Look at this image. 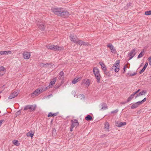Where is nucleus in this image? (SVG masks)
Returning <instances> with one entry per match:
<instances>
[{
  "label": "nucleus",
  "instance_id": "39448f33",
  "mask_svg": "<svg viewBox=\"0 0 151 151\" xmlns=\"http://www.w3.org/2000/svg\"><path fill=\"white\" fill-rule=\"evenodd\" d=\"M45 24L43 22H39L37 24V26L38 28L42 31L44 30L45 27Z\"/></svg>",
  "mask_w": 151,
  "mask_h": 151
},
{
  "label": "nucleus",
  "instance_id": "473e14b6",
  "mask_svg": "<svg viewBox=\"0 0 151 151\" xmlns=\"http://www.w3.org/2000/svg\"><path fill=\"white\" fill-rule=\"evenodd\" d=\"M106 70H105V71H104V74L107 76V77H109L111 76L110 73L109 72H107L106 71Z\"/></svg>",
  "mask_w": 151,
  "mask_h": 151
},
{
  "label": "nucleus",
  "instance_id": "09e8293b",
  "mask_svg": "<svg viewBox=\"0 0 151 151\" xmlns=\"http://www.w3.org/2000/svg\"><path fill=\"white\" fill-rule=\"evenodd\" d=\"M140 91V89H139L138 90H137V91L133 92V93L134 94L136 95Z\"/></svg>",
  "mask_w": 151,
  "mask_h": 151
},
{
  "label": "nucleus",
  "instance_id": "79ce46f5",
  "mask_svg": "<svg viewBox=\"0 0 151 151\" xmlns=\"http://www.w3.org/2000/svg\"><path fill=\"white\" fill-rule=\"evenodd\" d=\"M22 109L19 110L18 111H17V112L16 113V115L17 116L19 115L21 112Z\"/></svg>",
  "mask_w": 151,
  "mask_h": 151
},
{
  "label": "nucleus",
  "instance_id": "864d4df0",
  "mask_svg": "<svg viewBox=\"0 0 151 151\" xmlns=\"http://www.w3.org/2000/svg\"><path fill=\"white\" fill-rule=\"evenodd\" d=\"M4 121H5L4 120V119H1L0 120V127L1 126V124L3 122H4Z\"/></svg>",
  "mask_w": 151,
  "mask_h": 151
},
{
  "label": "nucleus",
  "instance_id": "5fc2aeb1",
  "mask_svg": "<svg viewBox=\"0 0 151 151\" xmlns=\"http://www.w3.org/2000/svg\"><path fill=\"white\" fill-rule=\"evenodd\" d=\"M4 74V72L0 71V76H2Z\"/></svg>",
  "mask_w": 151,
  "mask_h": 151
},
{
  "label": "nucleus",
  "instance_id": "ddd939ff",
  "mask_svg": "<svg viewBox=\"0 0 151 151\" xmlns=\"http://www.w3.org/2000/svg\"><path fill=\"white\" fill-rule=\"evenodd\" d=\"M83 83L85 84L86 87H88L90 85V81L89 79H84L82 81Z\"/></svg>",
  "mask_w": 151,
  "mask_h": 151
},
{
  "label": "nucleus",
  "instance_id": "37998d69",
  "mask_svg": "<svg viewBox=\"0 0 151 151\" xmlns=\"http://www.w3.org/2000/svg\"><path fill=\"white\" fill-rule=\"evenodd\" d=\"M61 84H58V85H55V89H57V88H59L60 86L61 85Z\"/></svg>",
  "mask_w": 151,
  "mask_h": 151
},
{
  "label": "nucleus",
  "instance_id": "f8f14e48",
  "mask_svg": "<svg viewBox=\"0 0 151 151\" xmlns=\"http://www.w3.org/2000/svg\"><path fill=\"white\" fill-rule=\"evenodd\" d=\"M23 57L25 59H29L30 56V52H24L23 53Z\"/></svg>",
  "mask_w": 151,
  "mask_h": 151
},
{
  "label": "nucleus",
  "instance_id": "4d7b16f0",
  "mask_svg": "<svg viewBox=\"0 0 151 151\" xmlns=\"http://www.w3.org/2000/svg\"><path fill=\"white\" fill-rule=\"evenodd\" d=\"M148 65V63L147 62H146L144 66L147 68V66Z\"/></svg>",
  "mask_w": 151,
  "mask_h": 151
},
{
  "label": "nucleus",
  "instance_id": "20e7f679",
  "mask_svg": "<svg viewBox=\"0 0 151 151\" xmlns=\"http://www.w3.org/2000/svg\"><path fill=\"white\" fill-rule=\"evenodd\" d=\"M61 12L60 17L64 18H66L69 17V13L66 10L64 9L63 8Z\"/></svg>",
  "mask_w": 151,
  "mask_h": 151
},
{
  "label": "nucleus",
  "instance_id": "8fccbe9b",
  "mask_svg": "<svg viewBox=\"0 0 151 151\" xmlns=\"http://www.w3.org/2000/svg\"><path fill=\"white\" fill-rule=\"evenodd\" d=\"M132 3L131 2H129L127 4V6L128 8L131 6Z\"/></svg>",
  "mask_w": 151,
  "mask_h": 151
},
{
  "label": "nucleus",
  "instance_id": "c756f323",
  "mask_svg": "<svg viewBox=\"0 0 151 151\" xmlns=\"http://www.w3.org/2000/svg\"><path fill=\"white\" fill-rule=\"evenodd\" d=\"M83 41L81 40H78L77 42H76L77 44L78 45H80L81 46L83 45Z\"/></svg>",
  "mask_w": 151,
  "mask_h": 151
},
{
  "label": "nucleus",
  "instance_id": "a211bd4d",
  "mask_svg": "<svg viewBox=\"0 0 151 151\" xmlns=\"http://www.w3.org/2000/svg\"><path fill=\"white\" fill-rule=\"evenodd\" d=\"M147 91L146 90H143L142 91L139 93L137 94L135 96V99H136L137 97L142 95L144 94H145L146 93Z\"/></svg>",
  "mask_w": 151,
  "mask_h": 151
},
{
  "label": "nucleus",
  "instance_id": "6e6d98bb",
  "mask_svg": "<svg viewBox=\"0 0 151 151\" xmlns=\"http://www.w3.org/2000/svg\"><path fill=\"white\" fill-rule=\"evenodd\" d=\"M129 102V101H127H127L122 102L121 103V104H125L126 103H127L128 102Z\"/></svg>",
  "mask_w": 151,
  "mask_h": 151
},
{
  "label": "nucleus",
  "instance_id": "7c9ffc66",
  "mask_svg": "<svg viewBox=\"0 0 151 151\" xmlns=\"http://www.w3.org/2000/svg\"><path fill=\"white\" fill-rule=\"evenodd\" d=\"M144 52V50H142L141 52L138 55L137 58H139L142 57L144 55V54H143V53Z\"/></svg>",
  "mask_w": 151,
  "mask_h": 151
},
{
  "label": "nucleus",
  "instance_id": "423d86ee",
  "mask_svg": "<svg viewBox=\"0 0 151 151\" xmlns=\"http://www.w3.org/2000/svg\"><path fill=\"white\" fill-rule=\"evenodd\" d=\"M135 51V49H132L130 52L128 53V57H129V60H131L135 56L136 54Z\"/></svg>",
  "mask_w": 151,
  "mask_h": 151
},
{
  "label": "nucleus",
  "instance_id": "13d9d810",
  "mask_svg": "<svg viewBox=\"0 0 151 151\" xmlns=\"http://www.w3.org/2000/svg\"><path fill=\"white\" fill-rule=\"evenodd\" d=\"M147 99L146 98H144L143 99H142V102H143V103L144 102H145L146 100Z\"/></svg>",
  "mask_w": 151,
  "mask_h": 151
},
{
  "label": "nucleus",
  "instance_id": "ea45409f",
  "mask_svg": "<svg viewBox=\"0 0 151 151\" xmlns=\"http://www.w3.org/2000/svg\"><path fill=\"white\" fill-rule=\"evenodd\" d=\"M48 88V87H47L41 89H40V91H41V93L43 92V91H46V90H47V89Z\"/></svg>",
  "mask_w": 151,
  "mask_h": 151
},
{
  "label": "nucleus",
  "instance_id": "393cba45",
  "mask_svg": "<svg viewBox=\"0 0 151 151\" xmlns=\"http://www.w3.org/2000/svg\"><path fill=\"white\" fill-rule=\"evenodd\" d=\"M85 119L87 121H90L93 120L92 117L90 115H88L85 118Z\"/></svg>",
  "mask_w": 151,
  "mask_h": 151
},
{
  "label": "nucleus",
  "instance_id": "e2e57ef3",
  "mask_svg": "<svg viewBox=\"0 0 151 151\" xmlns=\"http://www.w3.org/2000/svg\"><path fill=\"white\" fill-rule=\"evenodd\" d=\"M102 137H104L106 136L105 134H103L101 135Z\"/></svg>",
  "mask_w": 151,
  "mask_h": 151
},
{
  "label": "nucleus",
  "instance_id": "4be33fe9",
  "mask_svg": "<svg viewBox=\"0 0 151 151\" xmlns=\"http://www.w3.org/2000/svg\"><path fill=\"white\" fill-rule=\"evenodd\" d=\"M101 105L103 106V107L101 108V110H104L108 108V106H107L106 104L105 103L101 104Z\"/></svg>",
  "mask_w": 151,
  "mask_h": 151
},
{
  "label": "nucleus",
  "instance_id": "49530a36",
  "mask_svg": "<svg viewBox=\"0 0 151 151\" xmlns=\"http://www.w3.org/2000/svg\"><path fill=\"white\" fill-rule=\"evenodd\" d=\"M83 45H84L88 46L89 45V43L87 42H85L83 41Z\"/></svg>",
  "mask_w": 151,
  "mask_h": 151
},
{
  "label": "nucleus",
  "instance_id": "052dcab7",
  "mask_svg": "<svg viewBox=\"0 0 151 151\" xmlns=\"http://www.w3.org/2000/svg\"><path fill=\"white\" fill-rule=\"evenodd\" d=\"M73 127L71 126L70 129V130L71 132H72L73 131Z\"/></svg>",
  "mask_w": 151,
  "mask_h": 151
},
{
  "label": "nucleus",
  "instance_id": "9b49d317",
  "mask_svg": "<svg viewBox=\"0 0 151 151\" xmlns=\"http://www.w3.org/2000/svg\"><path fill=\"white\" fill-rule=\"evenodd\" d=\"M71 126L73 127H77L79 123L78 121L76 119L72 120L71 121Z\"/></svg>",
  "mask_w": 151,
  "mask_h": 151
},
{
  "label": "nucleus",
  "instance_id": "a878e982",
  "mask_svg": "<svg viewBox=\"0 0 151 151\" xmlns=\"http://www.w3.org/2000/svg\"><path fill=\"white\" fill-rule=\"evenodd\" d=\"M104 128L107 130L108 131H109V124L108 122H106L105 123Z\"/></svg>",
  "mask_w": 151,
  "mask_h": 151
},
{
  "label": "nucleus",
  "instance_id": "6e6552de",
  "mask_svg": "<svg viewBox=\"0 0 151 151\" xmlns=\"http://www.w3.org/2000/svg\"><path fill=\"white\" fill-rule=\"evenodd\" d=\"M107 46L108 48H109L110 49L111 52H112L114 53H116V50L115 49L114 46L110 44L109 43L107 44Z\"/></svg>",
  "mask_w": 151,
  "mask_h": 151
},
{
  "label": "nucleus",
  "instance_id": "bb28decb",
  "mask_svg": "<svg viewBox=\"0 0 151 151\" xmlns=\"http://www.w3.org/2000/svg\"><path fill=\"white\" fill-rule=\"evenodd\" d=\"M135 94L133 93L128 98L127 101H130L134 97Z\"/></svg>",
  "mask_w": 151,
  "mask_h": 151
},
{
  "label": "nucleus",
  "instance_id": "f704fd0d",
  "mask_svg": "<svg viewBox=\"0 0 151 151\" xmlns=\"http://www.w3.org/2000/svg\"><path fill=\"white\" fill-rule=\"evenodd\" d=\"M146 68V67L144 66L143 68H142V69H141V70L139 72V73L141 74L142 73H143L145 70Z\"/></svg>",
  "mask_w": 151,
  "mask_h": 151
},
{
  "label": "nucleus",
  "instance_id": "680f3d73",
  "mask_svg": "<svg viewBox=\"0 0 151 151\" xmlns=\"http://www.w3.org/2000/svg\"><path fill=\"white\" fill-rule=\"evenodd\" d=\"M3 51H0V55H3Z\"/></svg>",
  "mask_w": 151,
  "mask_h": 151
},
{
  "label": "nucleus",
  "instance_id": "1a4fd4ad",
  "mask_svg": "<svg viewBox=\"0 0 151 151\" xmlns=\"http://www.w3.org/2000/svg\"><path fill=\"white\" fill-rule=\"evenodd\" d=\"M40 93V90L37 89L31 94V96L32 97H34L35 96H38Z\"/></svg>",
  "mask_w": 151,
  "mask_h": 151
},
{
  "label": "nucleus",
  "instance_id": "9d476101",
  "mask_svg": "<svg viewBox=\"0 0 151 151\" xmlns=\"http://www.w3.org/2000/svg\"><path fill=\"white\" fill-rule=\"evenodd\" d=\"M19 93L18 92L14 91L10 95L9 97V99H11L17 96L18 94Z\"/></svg>",
  "mask_w": 151,
  "mask_h": 151
},
{
  "label": "nucleus",
  "instance_id": "2f4dec72",
  "mask_svg": "<svg viewBox=\"0 0 151 151\" xmlns=\"http://www.w3.org/2000/svg\"><path fill=\"white\" fill-rule=\"evenodd\" d=\"M12 53V52L11 51L8 50V51H3V54L4 55H8L11 54Z\"/></svg>",
  "mask_w": 151,
  "mask_h": 151
},
{
  "label": "nucleus",
  "instance_id": "c9c22d12",
  "mask_svg": "<svg viewBox=\"0 0 151 151\" xmlns=\"http://www.w3.org/2000/svg\"><path fill=\"white\" fill-rule=\"evenodd\" d=\"M119 65L118 67L115 68L114 71L115 72L117 73L119 71Z\"/></svg>",
  "mask_w": 151,
  "mask_h": 151
},
{
  "label": "nucleus",
  "instance_id": "4c0bfd02",
  "mask_svg": "<svg viewBox=\"0 0 151 151\" xmlns=\"http://www.w3.org/2000/svg\"><path fill=\"white\" fill-rule=\"evenodd\" d=\"M64 77H60V76H59V77L58 78V79H59V80H61V79L62 80V81H61V83H63V81L64 80Z\"/></svg>",
  "mask_w": 151,
  "mask_h": 151
},
{
  "label": "nucleus",
  "instance_id": "0eeeda50",
  "mask_svg": "<svg viewBox=\"0 0 151 151\" xmlns=\"http://www.w3.org/2000/svg\"><path fill=\"white\" fill-rule=\"evenodd\" d=\"M70 40L74 43H76L78 40V39L76 36L73 34H71L69 36Z\"/></svg>",
  "mask_w": 151,
  "mask_h": 151
},
{
  "label": "nucleus",
  "instance_id": "c03bdc74",
  "mask_svg": "<svg viewBox=\"0 0 151 151\" xmlns=\"http://www.w3.org/2000/svg\"><path fill=\"white\" fill-rule=\"evenodd\" d=\"M126 67H127V65H125L124 68H123V73H124L125 71L126 70Z\"/></svg>",
  "mask_w": 151,
  "mask_h": 151
},
{
  "label": "nucleus",
  "instance_id": "58836bf2",
  "mask_svg": "<svg viewBox=\"0 0 151 151\" xmlns=\"http://www.w3.org/2000/svg\"><path fill=\"white\" fill-rule=\"evenodd\" d=\"M5 69V68L3 66L0 67V71L4 72Z\"/></svg>",
  "mask_w": 151,
  "mask_h": 151
},
{
  "label": "nucleus",
  "instance_id": "5701e85b",
  "mask_svg": "<svg viewBox=\"0 0 151 151\" xmlns=\"http://www.w3.org/2000/svg\"><path fill=\"white\" fill-rule=\"evenodd\" d=\"M95 76L97 82L98 83H100V78L101 76L100 74L99 75H96Z\"/></svg>",
  "mask_w": 151,
  "mask_h": 151
},
{
  "label": "nucleus",
  "instance_id": "2eb2a0df",
  "mask_svg": "<svg viewBox=\"0 0 151 151\" xmlns=\"http://www.w3.org/2000/svg\"><path fill=\"white\" fill-rule=\"evenodd\" d=\"M93 72L94 76L100 74L99 70L96 67H94L93 69Z\"/></svg>",
  "mask_w": 151,
  "mask_h": 151
},
{
  "label": "nucleus",
  "instance_id": "e433bc0d",
  "mask_svg": "<svg viewBox=\"0 0 151 151\" xmlns=\"http://www.w3.org/2000/svg\"><path fill=\"white\" fill-rule=\"evenodd\" d=\"M50 65L51 66H52L54 65L53 64L51 63H47L46 64H45V66L46 67H47L49 66V65Z\"/></svg>",
  "mask_w": 151,
  "mask_h": 151
},
{
  "label": "nucleus",
  "instance_id": "69168bd1",
  "mask_svg": "<svg viewBox=\"0 0 151 151\" xmlns=\"http://www.w3.org/2000/svg\"><path fill=\"white\" fill-rule=\"evenodd\" d=\"M149 78L151 80V76L149 77Z\"/></svg>",
  "mask_w": 151,
  "mask_h": 151
},
{
  "label": "nucleus",
  "instance_id": "de8ad7c7",
  "mask_svg": "<svg viewBox=\"0 0 151 151\" xmlns=\"http://www.w3.org/2000/svg\"><path fill=\"white\" fill-rule=\"evenodd\" d=\"M137 103L138 106L139 105H140L142 104L143 103L142 102V101H138L137 102Z\"/></svg>",
  "mask_w": 151,
  "mask_h": 151
},
{
  "label": "nucleus",
  "instance_id": "cd10ccee",
  "mask_svg": "<svg viewBox=\"0 0 151 151\" xmlns=\"http://www.w3.org/2000/svg\"><path fill=\"white\" fill-rule=\"evenodd\" d=\"M13 143L14 145L17 146H19L20 145V143L16 140H14L12 142Z\"/></svg>",
  "mask_w": 151,
  "mask_h": 151
},
{
  "label": "nucleus",
  "instance_id": "0e129e2a",
  "mask_svg": "<svg viewBox=\"0 0 151 151\" xmlns=\"http://www.w3.org/2000/svg\"><path fill=\"white\" fill-rule=\"evenodd\" d=\"M52 94L49 95H48L47 96V97H49V96H52Z\"/></svg>",
  "mask_w": 151,
  "mask_h": 151
},
{
  "label": "nucleus",
  "instance_id": "f03ea898",
  "mask_svg": "<svg viewBox=\"0 0 151 151\" xmlns=\"http://www.w3.org/2000/svg\"><path fill=\"white\" fill-rule=\"evenodd\" d=\"M63 8H52L51 10L52 12L55 15L60 17V15L61 13V11L62 10Z\"/></svg>",
  "mask_w": 151,
  "mask_h": 151
},
{
  "label": "nucleus",
  "instance_id": "b1692460",
  "mask_svg": "<svg viewBox=\"0 0 151 151\" xmlns=\"http://www.w3.org/2000/svg\"><path fill=\"white\" fill-rule=\"evenodd\" d=\"M81 79V78L79 77L77 79L75 78L72 81V83L73 84H76L78 81H80Z\"/></svg>",
  "mask_w": 151,
  "mask_h": 151
},
{
  "label": "nucleus",
  "instance_id": "7ed1b4c3",
  "mask_svg": "<svg viewBox=\"0 0 151 151\" xmlns=\"http://www.w3.org/2000/svg\"><path fill=\"white\" fill-rule=\"evenodd\" d=\"M36 107L37 106L36 105H27L24 107V110L25 111L29 109L30 112L33 111L35 110Z\"/></svg>",
  "mask_w": 151,
  "mask_h": 151
},
{
  "label": "nucleus",
  "instance_id": "f3484780",
  "mask_svg": "<svg viewBox=\"0 0 151 151\" xmlns=\"http://www.w3.org/2000/svg\"><path fill=\"white\" fill-rule=\"evenodd\" d=\"M120 63V60H117L115 63L113 64V66L111 68V70H112L113 68H116V67H118L119 65V64Z\"/></svg>",
  "mask_w": 151,
  "mask_h": 151
},
{
  "label": "nucleus",
  "instance_id": "603ef678",
  "mask_svg": "<svg viewBox=\"0 0 151 151\" xmlns=\"http://www.w3.org/2000/svg\"><path fill=\"white\" fill-rule=\"evenodd\" d=\"M137 74V73L135 72H134L132 74H129V76H134L135 75H136Z\"/></svg>",
  "mask_w": 151,
  "mask_h": 151
},
{
  "label": "nucleus",
  "instance_id": "3c124183",
  "mask_svg": "<svg viewBox=\"0 0 151 151\" xmlns=\"http://www.w3.org/2000/svg\"><path fill=\"white\" fill-rule=\"evenodd\" d=\"M148 60L149 61V65H151V56L149 57Z\"/></svg>",
  "mask_w": 151,
  "mask_h": 151
},
{
  "label": "nucleus",
  "instance_id": "a18cd8bd",
  "mask_svg": "<svg viewBox=\"0 0 151 151\" xmlns=\"http://www.w3.org/2000/svg\"><path fill=\"white\" fill-rule=\"evenodd\" d=\"M118 109H116L114 111H111V114L116 113L118 112Z\"/></svg>",
  "mask_w": 151,
  "mask_h": 151
},
{
  "label": "nucleus",
  "instance_id": "774afa93",
  "mask_svg": "<svg viewBox=\"0 0 151 151\" xmlns=\"http://www.w3.org/2000/svg\"><path fill=\"white\" fill-rule=\"evenodd\" d=\"M4 86H4V85H3V86H2V88H3V87H4Z\"/></svg>",
  "mask_w": 151,
  "mask_h": 151
},
{
  "label": "nucleus",
  "instance_id": "dca6fc26",
  "mask_svg": "<svg viewBox=\"0 0 151 151\" xmlns=\"http://www.w3.org/2000/svg\"><path fill=\"white\" fill-rule=\"evenodd\" d=\"M99 64L101 66V69L103 71L106 70L107 68L106 67L104 63L102 62H100Z\"/></svg>",
  "mask_w": 151,
  "mask_h": 151
},
{
  "label": "nucleus",
  "instance_id": "c85d7f7f",
  "mask_svg": "<svg viewBox=\"0 0 151 151\" xmlns=\"http://www.w3.org/2000/svg\"><path fill=\"white\" fill-rule=\"evenodd\" d=\"M138 105L137 102L133 104L131 106V109H135L138 107Z\"/></svg>",
  "mask_w": 151,
  "mask_h": 151
},
{
  "label": "nucleus",
  "instance_id": "bf43d9fd",
  "mask_svg": "<svg viewBox=\"0 0 151 151\" xmlns=\"http://www.w3.org/2000/svg\"><path fill=\"white\" fill-rule=\"evenodd\" d=\"M45 64L42 63H41L40 64V66H42V67L45 66Z\"/></svg>",
  "mask_w": 151,
  "mask_h": 151
},
{
  "label": "nucleus",
  "instance_id": "4468645a",
  "mask_svg": "<svg viewBox=\"0 0 151 151\" xmlns=\"http://www.w3.org/2000/svg\"><path fill=\"white\" fill-rule=\"evenodd\" d=\"M126 124V123L125 122H116V125L119 127H122Z\"/></svg>",
  "mask_w": 151,
  "mask_h": 151
},
{
  "label": "nucleus",
  "instance_id": "aec40b11",
  "mask_svg": "<svg viewBox=\"0 0 151 151\" xmlns=\"http://www.w3.org/2000/svg\"><path fill=\"white\" fill-rule=\"evenodd\" d=\"M34 132L32 131H30L29 132L27 133V135L28 137H30L31 138H32L34 136Z\"/></svg>",
  "mask_w": 151,
  "mask_h": 151
},
{
  "label": "nucleus",
  "instance_id": "338daca9",
  "mask_svg": "<svg viewBox=\"0 0 151 151\" xmlns=\"http://www.w3.org/2000/svg\"><path fill=\"white\" fill-rule=\"evenodd\" d=\"M3 91H0V94L2 93Z\"/></svg>",
  "mask_w": 151,
  "mask_h": 151
},
{
  "label": "nucleus",
  "instance_id": "412c9836",
  "mask_svg": "<svg viewBox=\"0 0 151 151\" xmlns=\"http://www.w3.org/2000/svg\"><path fill=\"white\" fill-rule=\"evenodd\" d=\"M57 80V78L55 77L52 80L49 84V86L55 84Z\"/></svg>",
  "mask_w": 151,
  "mask_h": 151
},
{
  "label": "nucleus",
  "instance_id": "a19ab883",
  "mask_svg": "<svg viewBox=\"0 0 151 151\" xmlns=\"http://www.w3.org/2000/svg\"><path fill=\"white\" fill-rule=\"evenodd\" d=\"M59 75L61 77H64V73L63 71H62L60 72Z\"/></svg>",
  "mask_w": 151,
  "mask_h": 151
},
{
  "label": "nucleus",
  "instance_id": "f257e3e1",
  "mask_svg": "<svg viewBox=\"0 0 151 151\" xmlns=\"http://www.w3.org/2000/svg\"><path fill=\"white\" fill-rule=\"evenodd\" d=\"M47 47L50 49L54 51L61 50L64 49L63 47H60L58 45H48Z\"/></svg>",
  "mask_w": 151,
  "mask_h": 151
},
{
  "label": "nucleus",
  "instance_id": "6ab92c4d",
  "mask_svg": "<svg viewBox=\"0 0 151 151\" xmlns=\"http://www.w3.org/2000/svg\"><path fill=\"white\" fill-rule=\"evenodd\" d=\"M58 112H56L54 113H52V112H50L47 115L48 117H54L56 116L58 114Z\"/></svg>",
  "mask_w": 151,
  "mask_h": 151
},
{
  "label": "nucleus",
  "instance_id": "72a5a7b5",
  "mask_svg": "<svg viewBox=\"0 0 151 151\" xmlns=\"http://www.w3.org/2000/svg\"><path fill=\"white\" fill-rule=\"evenodd\" d=\"M145 14L147 15H151V11L149 10L148 11H146L145 12Z\"/></svg>",
  "mask_w": 151,
  "mask_h": 151
}]
</instances>
